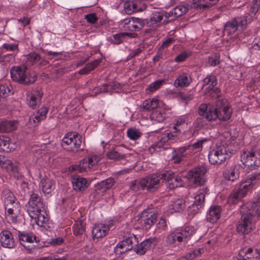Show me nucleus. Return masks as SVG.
Listing matches in <instances>:
<instances>
[{
    "instance_id": "58836bf2",
    "label": "nucleus",
    "mask_w": 260,
    "mask_h": 260,
    "mask_svg": "<svg viewBox=\"0 0 260 260\" xmlns=\"http://www.w3.org/2000/svg\"><path fill=\"white\" fill-rule=\"evenodd\" d=\"M179 235L181 237L182 242L186 238L191 236L194 232V229L193 226H188L184 229L178 231Z\"/></svg>"
},
{
    "instance_id": "5fc2aeb1",
    "label": "nucleus",
    "mask_w": 260,
    "mask_h": 260,
    "mask_svg": "<svg viewBox=\"0 0 260 260\" xmlns=\"http://www.w3.org/2000/svg\"><path fill=\"white\" fill-rule=\"evenodd\" d=\"M208 62L209 64L212 67H215L220 63V55L218 53H215L208 57Z\"/></svg>"
},
{
    "instance_id": "4d7b16f0",
    "label": "nucleus",
    "mask_w": 260,
    "mask_h": 260,
    "mask_svg": "<svg viewBox=\"0 0 260 260\" xmlns=\"http://www.w3.org/2000/svg\"><path fill=\"white\" fill-rule=\"evenodd\" d=\"M206 90H208V92L209 94L212 97L215 98H219L221 92L219 88L216 87H212L209 86Z\"/></svg>"
},
{
    "instance_id": "473e14b6",
    "label": "nucleus",
    "mask_w": 260,
    "mask_h": 260,
    "mask_svg": "<svg viewBox=\"0 0 260 260\" xmlns=\"http://www.w3.org/2000/svg\"><path fill=\"white\" fill-rule=\"evenodd\" d=\"M136 244V246L134 248L135 252L138 254L143 255L147 250L150 249L151 246V241L149 239H147L140 244L137 243Z\"/></svg>"
},
{
    "instance_id": "680f3d73",
    "label": "nucleus",
    "mask_w": 260,
    "mask_h": 260,
    "mask_svg": "<svg viewBox=\"0 0 260 260\" xmlns=\"http://www.w3.org/2000/svg\"><path fill=\"white\" fill-rule=\"evenodd\" d=\"M123 240L127 246H132L133 249L134 248V246L136 245V244L138 242L136 237L134 235H130L128 238Z\"/></svg>"
},
{
    "instance_id": "0e129e2a",
    "label": "nucleus",
    "mask_w": 260,
    "mask_h": 260,
    "mask_svg": "<svg viewBox=\"0 0 260 260\" xmlns=\"http://www.w3.org/2000/svg\"><path fill=\"white\" fill-rule=\"evenodd\" d=\"M204 4L205 0H193L191 7L198 10H203L202 5Z\"/></svg>"
},
{
    "instance_id": "e2e57ef3",
    "label": "nucleus",
    "mask_w": 260,
    "mask_h": 260,
    "mask_svg": "<svg viewBox=\"0 0 260 260\" xmlns=\"http://www.w3.org/2000/svg\"><path fill=\"white\" fill-rule=\"evenodd\" d=\"M101 60L98 59H95L92 61L88 63H87L85 66L88 68L89 73L94 70L95 68H96L98 65L100 63Z\"/></svg>"
},
{
    "instance_id": "69168bd1",
    "label": "nucleus",
    "mask_w": 260,
    "mask_h": 260,
    "mask_svg": "<svg viewBox=\"0 0 260 260\" xmlns=\"http://www.w3.org/2000/svg\"><path fill=\"white\" fill-rule=\"evenodd\" d=\"M167 229V224L166 220L164 218L160 219L156 224V230L165 231Z\"/></svg>"
},
{
    "instance_id": "f704fd0d",
    "label": "nucleus",
    "mask_w": 260,
    "mask_h": 260,
    "mask_svg": "<svg viewBox=\"0 0 260 260\" xmlns=\"http://www.w3.org/2000/svg\"><path fill=\"white\" fill-rule=\"evenodd\" d=\"M2 198L4 201V205L9 203L12 204L14 202H18L13 193L7 188H5L3 190L2 193Z\"/></svg>"
},
{
    "instance_id": "603ef678",
    "label": "nucleus",
    "mask_w": 260,
    "mask_h": 260,
    "mask_svg": "<svg viewBox=\"0 0 260 260\" xmlns=\"http://www.w3.org/2000/svg\"><path fill=\"white\" fill-rule=\"evenodd\" d=\"M206 141V139L200 140L192 145H188V149L189 150H196V151H201L202 149L203 143Z\"/></svg>"
},
{
    "instance_id": "a878e982",
    "label": "nucleus",
    "mask_w": 260,
    "mask_h": 260,
    "mask_svg": "<svg viewBox=\"0 0 260 260\" xmlns=\"http://www.w3.org/2000/svg\"><path fill=\"white\" fill-rule=\"evenodd\" d=\"M240 172L236 166L226 169L223 172L225 180L234 182L239 178Z\"/></svg>"
},
{
    "instance_id": "f257e3e1",
    "label": "nucleus",
    "mask_w": 260,
    "mask_h": 260,
    "mask_svg": "<svg viewBox=\"0 0 260 260\" xmlns=\"http://www.w3.org/2000/svg\"><path fill=\"white\" fill-rule=\"evenodd\" d=\"M199 114L209 122L219 119L221 121L228 120L232 114V110L225 100H219L215 107L210 104H202L198 110Z\"/></svg>"
},
{
    "instance_id": "7ed1b4c3",
    "label": "nucleus",
    "mask_w": 260,
    "mask_h": 260,
    "mask_svg": "<svg viewBox=\"0 0 260 260\" xmlns=\"http://www.w3.org/2000/svg\"><path fill=\"white\" fill-rule=\"evenodd\" d=\"M172 173L169 171H162L153 174L139 180L140 187L142 189H146L153 191L159 186L160 179L170 180L172 177Z\"/></svg>"
},
{
    "instance_id": "a19ab883",
    "label": "nucleus",
    "mask_w": 260,
    "mask_h": 260,
    "mask_svg": "<svg viewBox=\"0 0 260 260\" xmlns=\"http://www.w3.org/2000/svg\"><path fill=\"white\" fill-rule=\"evenodd\" d=\"M244 197L243 193H241V192L238 189L231 193L228 198V202L232 204H236Z\"/></svg>"
},
{
    "instance_id": "c9c22d12",
    "label": "nucleus",
    "mask_w": 260,
    "mask_h": 260,
    "mask_svg": "<svg viewBox=\"0 0 260 260\" xmlns=\"http://www.w3.org/2000/svg\"><path fill=\"white\" fill-rule=\"evenodd\" d=\"M106 155L109 159L117 160L126 158L127 157V155L122 153L120 149L111 150L108 151Z\"/></svg>"
},
{
    "instance_id": "9d476101",
    "label": "nucleus",
    "mask_w": 260,
    "mask_h": 260,
    "mask_svg": "<svg viewBox=\"0 0 260 260\" xmlns=\"http://www.w3.org/2000/svg\"><path fill=\"white\" fill-rule=\"evenodd\" d=\"M82 143V137L77 133H71L68 134L63 137L61 146L63 149L74 151L80 147Z\"/></svg>"
},
{
    "instance_id": "c756f323",
    "label": "nucleus",
    "mask_w": 260,
    "mask_h": 260,
    "mask_svg": "<svg viewBox=\"0 0 260 260\" xmlns=\"http://www.w3.org/2000/svg\"><path fill=\"white\" fill-rule=\"evenodd\" d=\"M124 9L128 14L143 11L141 3L137 1H127L124 4Z\"/></svg>"
},
{
    "instance_id": "052dcab7",
    "label": "nucleus",
    "mask_w": 260,
    "mask_h": 260,
    "mask_svg": "<svg viewBox=\"0 0 260 260\" xmlns=\"http://www.w3.org/2000/svg\"><path fill=\"white\" fill-rule=\"evenodd\" d=\"M11 89L6 84L0 85V95L1 98H5L10 93Z\"/></svg>"
},
{
    "instance_id": "6e6d98bb",
    "label": "nucleus",
    "mask_w": 260,
    "mask_h": 260,
    "mask_svg": "<svg viewBox=\"0 0 260 260\" xmlns=\"http://www.w3.org/2000/svg\"><path fill=\"white\" fill-rule=\"evenodd\" d=\"M123 39L124 37L123 33L121 32L112 35V36L110 37V41L112 43L118 45L122 42Z\"/></svg>"
},
{
    "instance_id": "b1692460",
    "label": "nucleus",
    "mask_w": 260,
    "mask_h": 260,
    "mask_svg": "<svg viewBox=\"0 0 260 260\" xmlns=\"http://www.w3.org/2000/svg\"><path fill=\"white\" fill-rule=\"evenodd\" d=\"M221 210V207L220 206H212L207 212V220L211 223L216 222L220 217Z\"/></svg>"
},
{
    "instance_id": "f3484780",
    "label": "nucleus",
    "mask_w": 260,
    "mask_h": 260,
    "mask_svg": "<svg viewBox=\"0 0 260 260\" xmlns=\"http://www.w3.org/2000/svg\"><path fill=\"white\" fill-rule=\"evenodd\" d=\"M156 218L157 214L145 210L142 213L138 222L142 227L145 229H149L156 221Z\"/></svg>"
},
{
    "instance_id": "423d86ee",
    "label": "nucleus",
    "mask_w": 260,
    "mask_h": 260,
    "mask_svg": "<svg viewBox=\"0 0 260 260\" xmlns=\"http://www.w3.org/2000/svg\"><path fill=\"white\" fill-rule=\"evenodd\" d=\"M26 69L27 67L24 65L13 67L10 70L12 80L23 84L34 83L36 81L35 77H30L26 73Z\"/></svg>"
},
{
    "instance_id": "2eb2a0df",
    "label": "nucleus",
    "mask_w": 260,
    "mask_h": 260,
    "mask_svg": "<svg viewBox=\"0 0 260 260\" xmlns=\"http://www.w3.org/2000/svg\"><path fill=\"white\" fill-rule=\"evenodd\" d=\"M100 158L97 155H91L88 158H83L79 165H75L72 167L74 171H78L80 172L90 170L95 167L100 161Z\"/></svg>"
},
{
    "instance_id": "de8ad7c7",
    "label": "nucleus",
    "mask_w": 260,
    "mask_h": 260,
    "mask_svg": "<svg viewBox=\"0 0 260 260\" xmlns=\"http://www.w3.org/2000/svg\"><path fill=\"white\" fill-rule=\"evenodd\" d=\"M203 251L202 248H198L191 250L187 253L186 258L187 260H193L200 256L203 252Z\"/></svg>"
},
{
    "instance_id": "412c9836",
    "label": "nucleus",
    "mask_w": 260,
    "mask_h": 260,
    "mask_svg": "<svg viewBox=\"0 0 260 260\" xmlns=\"http://www.w3.org/2000/svg\"><path fill=\"white\" fill-rule=\"evenodd\" d=\"M39 187L45 196H50L55 188V183L52 179L45 177L41 180Z\"/></svg>"
},
{
    "instance_id": "6ab92c4d",
    "label": "nucleus",
    "mask_w": 260,
    "mask_h": 260,
    "mask_svg": "<svg viewBox=\"0 0 260 260\" xmlns=\"http://www.w3.org/2000/svg\"><path fill=\"white\" fill-rule=\"evenodd\" d=\"M0 242L1 245L4 248L11 249L16 246L12 234L8 230H4L1 232Z\"/></svg>"
},
{
    "instance_id": "39448f33",
    "label": "nucleus",
    "mask_w": 260,
    "mask_h": 260,
    "mask_svg": "<svg viewBox=\"0 0 260 260\" xmlns=\"http://www.w3.org/2000/svg\"><path fill=\"white\" fill-rule=\"evenodd\" d=\"M231 153L224 145L216 147L209 152L208 158L212 165H219L231 157Z\"/></svg>"
},
{
    "instance_id": "f03ea898",
    "label": "nucleus",
    "mask_w": 260,
    "mask_h": 260,
    "mask_svg": "<svg viewBox=\"0 0 260 260\" xmlns=\"http://www.w3.org/2000/svg\"><path fill=\"white\" fill-rule=\"evenodd\" d=\"M241 219L237 227V231L242 234H247L255 228V215L260 217V197L256 202L248 203L241 206Z\"/></svg>"
},
{
    "instance_id": "c85d7f7f",
    "label": "nucleus",
    "mask_w": 260,
    "mask_h": 260,
    "mask_svg": "<svg viewBox=\"0 0 260 260\" xmlns=\"http://www.w3.org/2000/svg\"><path fill=\"white\" fill-rule=\"evenodd\" d=\"M161 106H164V104L157 99H152L145 100L142 105V108L148 111H155Z\"/></svg>"
},
{
    "instance_id": "20e7f679",
    "label": "nucleus",
    "mask_w": 260,
    "mask_h": 260,
    "mask_svg": "<svg viewBox=\"0 0 260 260\" xmlns=\"http://www.w3.org/2000/svg\"><path fill=\"white\" fill-rule=\"evenodd\" d=\"M247 16H238L229 20L224 24L223 33L228 36L234 35L236 32L246 28L248 23Z\"/></svg>"
},
{
    "instance_id": "338daca9",
    "label": "nucleus",
    "mask_w": 260,
    "mask_h": 260,
    "mask_svg": "<svg viewBox=\"0 0 260 260\" xmlns=\"http://www.w3.org/2000/svg\"><path fill=\"white\" fill-rule=\"evenodd\" d=\"M124 247H123L121 241L119 242L114 248V252L117 255H121L125 252L126 251L124 250Z\"/></svg>"
},
{
    "instance_id": "49530a36",
    "label": "nucleus",
    "mask_w": 260,
    "mask_h": 260,
    "mask_svg": "<svg viewBox=\"0 0 260 260\" xmlns=\"http://www.w3.org/2000/svg\"><path fill=\"white\" fill-rule=\"evenodd\" d=\"M0 166L3 168H5L7 170L14 171V167L13 163L11 160L7 159L6 157L0 154Z\"/></svg>"
},
{
    "instance_id": "a18cd8bd",
    "label": "nucleus",
    "mask_w": 260,
    "mask_h": 260,
    "mask_svg": "<svg viewBox=\"0 0 260 260\" xmlns=\"http://www.w3.org/2000/svg\"><path fill=\"white\" fill-rule=\"evenodd\" d=\"M165 82V80H156L149 85L146 88V91L147 93L152 92L159 89Z\"/></svg>"
},
{
    "instance_id": "bf43d9fd",
    "label": "nucleus",
    "mask_w": 260,
    "mask_h": 260,
    "mask_svg": "<svg viewBox=\"0 0 260 260\" xmlns=\"http://www.w3.org/2000/svg\"><path fill=\"white\" fill-rule=\"evenodd\" d=\"M260 179V172L254 173L249 175L248 179L246 180L249 183H251L253 187L255 183Z\"/></svg>"
},
{
    "instance_id": "dca6fc26",
    "label": "nucleus",
    "mask_w": 260,
    "mask_h": 260,
    "mask_svg": "<svg viewBox=\"0 0 260 260\" xmlns=\"http://www.w3.org/2000/svg\"><path fill=\"white\" fill-rule=\"evenodd\" d=\"M165 11H156L151 14L149 20H147V24L150 27L149 29H147L146 32H149L151 30H155L157 27L164 24L166 20H164L165 16Z\"/></svg>"
},
{
    "instance_id": "8fccbe9b",
    "label": "nucleus",
    "mask_w": 260,
    "mask_h": 260,
    "mask_svg": "<svg viewBox=\"0 0 260 260\" xmlns=\"http://www.w3.org/2000/svg\"><path fill=\"white\" fill-rule=\"evenodd\" d=\"M186 125V120L184 118L180 117L175 120L174 126L173 127V130L174 132H181L182 125Z\"/></svg>"
},
{
    "instance_id": "6e6552de",
    "label": "nucleus",
    "mask_w": 260,
    "mask_h": 260,
    "mask_svg": "<svg viewBox=\"0 0 260 260\" xmlns=\"http://www.w3.org/2000/svg\"><path fill=\"white\" fill-rule=\"evenodd\" d=\"M241 160L245 167L251 170L256 169L260 166V149L243 152Z\"/></svg>"
},
{
    "instance_id": "79ce46f5",
    "label": "nucleus",
    "mask_w": 260,
    "mask_h": 260,
    "mask_svg": "<svg viewBox=\"0 0 260 260\" xmlns=\"http://www.w3.org/2000/svg\"><path fill=\"white\" fill-rule=\"evenodd\" d=\"M114 182V179L112 177H110L106 180L101 181L99 184L100 189H101L103 192L105 191L106 190L112 187Z\"/></svg>"
},
{
    "instance_id": "ddd939ff",
    "label": "nucleus",
    "mask_w": 260,
    "mask_h": 260,
    "mask_svg": "<svg viewBox=\"0 0 260 260\" xmlns=\"http://www.w3.org/2000/svg\"><path fill=\"white\" fill-rule=\"evenodd\" d=\"M125 30L131 31H138L147 24V20L132 17L122 21Z\"/></svg>"
},
{
    "instance_id": "9b49d317",
    "label": "nucleus",
    "mask_w": 260,
    "mask_h": 260,
    "mask_svg": "<svg viewBox=\"0 0 260 260\" xmlns=\"http://www.w3.org/2000/svg\"><path fill=\"white\" fill-rule=\"evenodd\" d=\"M46 206L42 198L39 194L32 192L26 206V211L29 216L35 215L34 213H38L42 210L46 209Z\"/></svg>"
},
{
    "instance_id": "2f4dec72",
    "label": "nucleus",
    "mask_w": 260,
    "mask_h": 260,
    "mask_svg": "<svg viewBox=\"0 0 260 260\" xmlns=\"http://www.w3.org/2000/svg\"><path fill=\"white\" fill-rule=\"evenodd\" d=\"M1 150L9 152L16 149L15 144L10 142V138L2 136H1Z\"/></svg>"
},
{
    "instance_id": "393cba45",
    "label": "nucleus",
    "mask_w": 260,
    "mask_h": 260,
    "mask_svg": "<svg viewBox=\"0 0 260 260\" xmlns=\"http://www.w3.org/2000/svg\"><path fill=\"white\" fill-rule=\"evenodd\" d=\"M110 225L102 223L95 225L92 230L93 237L99 239L105 236L110 229Z\"/></svg>"
},
{
    "instance_id": "1a4fd4ad",
    "label": "nucleus",
    "mask_w": 260,
    "mask_h": 260,
    "mask_svg": "<svg viewBox=\"0 0 260 260\" xmlns=\"http://www.w3.org/2000/svg\"><path fill=\"white\" fill-rule=\"evenodd\" d=\"M17 236L21 245L29 253H33L36 250L34 243H37V237L33 233L29 231H17Z\"/></svg>"
},
{
    "instance_id": "0eeeda50",
    "label": "nucleus",
    "mask_w": 260,
    "mask_h": 260,
    "mask_svg": "<svg viewBox=\"0 0 260 260\" xmlns=\"http://www.w3.org/2000/svg\"><path fill=\"white\" fill-rule=\"evenodd\" d=\"M206 172L205 166H198L188 171L185 178L196 186H202L206 182L205 175Z\"/></svg>"
},
{
    "instance_id": "3c124183",
    "label": "nucleus",
    "mask_w": 260,
    "mask_h": 260,
    "mask_svg": "<svg viewBox=\"0 0 260 260\" xmlns=\"http://www.w3.org/2000/svg\"><path fill=\"white\" fill-rule=\"evenodd\" d=\"M253 188L252 184L251 183H249V182H247L246 180L242 183L240 186L238 190L243 193V196H245L247 192Z\"/></svg>"
},
{
    "instance_id": "c03bdc74",
    "label": "nucleus",
    "mask_w": 260,
    "mask_h": 260,
    "mask_svg": "<svg viewBox=\"0 0 260 260\" xmlns=\"http://www.w3.org/2000/svg\"><path fill=\"white\" fill-rule=\"evenodd\" d=\"M126 133L128 138L132 140H138L142 135V133L139 129L133 127L128 128Z\"/></svg>"
},
{
    "instance_id": "864d4df0",
    "label": "nucleus",
    "mask_w": 260,
    "mask_h": 260,
    "mask_svg": "<svg viewBox=\"0 0 260 260\" xmlns=\"http://www.w3.org/2000/svg\"><path fill=\"white\" fill-rule=\"evenodd\" d=\"M185 202L182 199H177L173 203V209L175 212L183 211L185 208Z\"/></svg>"
},
{
    "instance_id": "4c0bfd02",
    "label": "nucleus",
    "mask_w": 260,
    "mask_h": 260,
    "mask_svg": "<svg viewBox=\"0 0 260 260\" xmlns=\"http://www.w3.org/2000/svg\"><path fill=\"white\" fill-rule=\"evenodd\" d=\"M166 241L169 245H177L182 242L181 237L178 231L170 233L167 237Z\"/></svg>"
},
{
    "instance_id": "f8f14e48",
    "label": "nucleus",
    "mask_w": 260,
    "mask_h": 260,
    "mask_svg": "<svg viewBox=\"0 0 260 260\" xmlns=\"http://www.w3.org/2000/svg\"><path fill=\"white\" fill-rule=\"evenodd\" d=\"M209 189L207 187H204L198 190L194 197V201L191 205L188 207V211L192 214L198 213L202 209L205 203L206 194H208Z\"/></svg>"
},
{
    "instance_id": "4468645a",
    "label": "nucleus",
    "mask_w": 260,
    "mask_h": 260,
    "mask_svg": "<svg viewBox=\"0 0 260 260\" xmlns=\"http://www.w3.org/2000/svg\"><path fill=\"white\" fill-rule=\"evenodd\" d=\"M6 218L9 223H16L20 213L21 206L19 202L4 205Z\"/></svg>"
},
{
    "instance_id": "5701e85b",
    "label": "nucleus",
    "mask_w": 260,
    "mask_h": 260,
    "mask_svg": "<svg viewBox=\"0 0 260 260\" xmlns=\"http://www.w3.org/2000/svg\"><path fill=\"white\" fill-rule=\"evenodd\" d=\"M170 109L167 108V106L164 104V106H161L158 109L152 111L150 114V118L152 120L157 122H162L166 119L167 114L165 111H169Z\"/></svg>"
},
{
    "instance_id": "09e8293b",
    "label": "nucleus",
    "mask_w": 260,
    "mask_h": 260,
    "mask_svg": "<svg viewBox=\"0 0 260 260\" xmlns=\"http://www.w3.org/2000/svg\"><path fill=\"white\" fill-rule=\"evenodd\" d=\"M203 86L209 85L210 87H214L217 85V80L214 75H210L205 78L203 81Z\"/></svg>"
},
{
    "instance_id": "774afa93",
    "label": "nucleus",
    "mask_w": 260,
    "mask_h": 260,
    "mask_svg": "<svg viewBox=\"0 0 260 260\" xmlns=\"http://www.w3.org/2000/svg\"><path fill=\"white\" fill-rule=\"evenodd\" d=\"M244 250L241 251L238 255V260H253V257H249V253H244Z\"/></svg>"
},
{
    "instance_id": "37998d69",
    "label": "nucleus",
    "mask_w": 260,
    "mask_h": 260,
    "mask_svg": "<svg viewBox=\"0 0 260 260\" xmlns=\"http://www.w3.org/2000/svg\"><path fill=\"white\" fill-rule=\"evenodd\" d=\"M41 58L39 54L35 52H30L26 56V62L28 65L32 66L37 63Z\"/></svg>"
},
{
    "instance_id": "72a5a7b5",
    "label": "nucleus",
    "mask_w": 260,
    "mask_h": 260,
    "mask_svg": "<svg viewBox=\"0 0 260 260\" xmlns=\"http://www.w3.org/2000/svg\"><path fill=\"white\" fill-rule=\"evenodd\" d=\"M260 8V0H253L249 7L248 12L244 16H247L248 23L251 22L252 18L255 16Z\"/></svg>"
},
{
    "instance_id": "13d9d810",
    "label": "nucleus",
    "mask_w": 260,
    "mask_h": 260,
    "mask_svg": "<svg viewBox=\"0 0 260 260\" xmlns=\"http://www.w3.org/2000/svg\"><path fill=\"white\" fill-rule=\"evenodd\" d=\"M249 253V257H253V260H259L260 253L257 249H253L251 248H248L244 253Z\"/></svg>"
},
{
    "instance_id": "7c9ffc66",
    "label": "nucleus",
    "mask_w": 260,
    "mask_h": 260,
    "mask_svg": "<svg viewBox=\"0 0 260 260\" xmlns=\"http://www.w3.org/2000/svg\"><path fill=\"white\" fill-rule=\"evenodd\" d=\"M17 125V122L14 120L0 119V133L13 131L16 129Z\"/></svg>"
},
{
    "instance_id": "ea45409f",
    "label": "nucleus",
    "mask_w": 260,
    "mask_h": 260,
    "mask_svg": "<svg viewBox=\"0 0 260 260\" xmlns=\"http://www.w3.org/2000/svg\"><path fill=\"white\" fill-rule=\"evenodd\" d=\"M73 229L75 235H81L85 231V223L83 221H76L74 224Z\"/></svg>"
},
{
    "instance_id": "a211bd4d",
    "label": "nucleus",
    "mask_w": 260,
    "mask_h": 260,
    "mask_svg": "<svg viewBox=\"0 0 260 260\" xmlns=\"http://www.w3.org/2000/svg\"><path fill=\"white\" fill-rule=\"evenodd\" d=\"M43 93L41 89H34L27 93V102L28 106L34 109L40 104Z\"/></svg>"
},
{
    "instance_id": "e433bc0d",
    "label": "nucleus",
    "mask_w": 260,
    "mask_h": 260,
    "mask_svg": "<svg viewBox=\"0 0 260 260\" xmlns=\"http://www.w3.org/2000/svg\"><path fill=\"white\" fill-rule=\"evenodd\" d=\"M189 9V5L187 4L179 5L173 9L171 15H174L175 17H179L187 12Z\"/></svg>"
},
{
    "instance_id": "aec40b11",
    "label": "nucleus",
    "mask_w": 260,
    "mask_h": 260,
    "mask_svg": "<svg viewBox=\"0 0 260 260\" xmlns=\"http://www.w3.org/2000/svg\"><path fill=\"white\" fill-rule=\"evenodd\" d=\"M35 215L29 216L32 223L37 224L40 226H44L48 222L49 219L47 216L46 209L38 211V213H34Z\"/></svg>"
},
{
    "instance_id": "bb28decb",
    "label": "nucleus",
    "mask_w": 260,
    "mask_h": 260,
    "mask_svg": "<svg viewBox=\"0 0 260 260\" xmlns=\"http://www.w3.org/2000/svg\"><path fill=\"white\" fill-rule=\"evenodd\" d=\"M191 81L190 76L188 74L183 73L174 81V85L176 87H187Z\"/></svg>"
},
{
    "instance_id": "cd10ccee",
    "label": "nucleus",
    "mask_w": 260,
    "mask_h": 260,
    "mask_svg": "<svg viewBox=\"0 0 260 260\" xmlns=\"http://www.w3.org/2000/svg\"><path fill=\"white\" fill-rule=\"evenodd\" d=\"M48 112V108L46 107H43L40 108L31 115L29 118L30 122H32L34 124H36L45 119Z\"/></svg>"
},
{
    "instance_id": "4be33fe9",
    "label": "nucleus",
    "mask_w": 260,
    "mask_h": 260,
    "mask_svg": "<svg viewBox=\"0 0 260 260\" xmlns=\"http://www.w3.org/2000/svg\"><path fill=\"white\" fill-rule=\"evenodd\" d=\"M72 182L73 188L76 191H83L89 185V182L87 179L79 176H73Z\"/></svg>"
}]
</instances>
